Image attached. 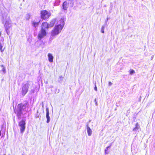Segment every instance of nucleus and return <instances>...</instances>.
<instances>
[{
    "mask_svg": "<svg viewBox=\"0 0 155 155\" xmlns=\"http://www.w3.org/2000/svg\"><path fill=\"white\" fill-rule=\"evenodd\" d=\"M41 18L44 20L48 19L51 15L50 12L46 10L42 11L41 12Z\"/></svg>",
    "mask_w": 155,
    "mask_h": 155,
    "instance_id": "nucleus-4",
    "label": "nucleus"
},
{
    "mask_svg": "<svg viewBox=\"0 0 155 155\" xmlns=\"http://www.w3.org/2000/svg\"><path fill=\"white\" fill-rule=\"evenodd\" d=\"M1 130H0V136H1Z\"/></svg>",
    "mask_w": 155,
    "mask_h": 155,
    "instance_id": "nucleus-28",
    "label": "nucleus"
},
{
    "mask_svg": "<svg viewBox=\"0 0 155 155\" xmlns=\"http://www.w3.org/2000/svg\"><path fill=\"white\" fill-rule=\"evenodd\" d=\"M46 34L47 33L46 30L41 29L38 35V38L41 40L42 38L45 36Z\"/></svg>",
    "mask_w": 155,
    "mask_h": 155,
    "instance_id": "nucleus-7",
    "label": "nucleus"
},
{
    "mask_svg": "<svg viewBox=\"0 0 155 155\" xmlns=\"http://www.w3.org/2000/svg\"><path fill=\"white\" fill-rule=\"evenodd\" d=\"M94 101L95 102V105H96V106H97V102L96 101V99H95Z\"/></svg>",
    "mask_w": 155,
    "mask_h": 155,
    "instance_id": "nucleus-24",
    "label": "nucleus"
},
{
    "mask_svg": "<svg viewBox=\"0 0 155 155\" xmlns=\"http://www.w3.org/2000/svg\"><path fill=\"white\" fill-rule=\"evenodd\" d=\"M0 66L2 68V70L0 71V73L2 71V72L3 74H5L6 73V70L5 68L3 65H1Z\"/></svg>",
    "mask_w": 155,
    "mask_h": 155,
    "instance_id": "nucleus-14",
    "label": "nucleus"
},
{
    "mask_svg": "<svg viewBox=\"0 0 155 155\" xmlns=\"http://www.w3.org/2000/svg\"><path fill=\"white\" fill-rule=\"evenodd\" d=\"M25 123L24 120L20 121L18 124L19 126L20 127V131L22 134L24 131L25 128Z\"/></svg>",
    "mask_w": 155,
    "mask_h": 155,
    "instance_id": "nucleus-6",
    "label": "nucleus"
},
{
    "mask_svg": "<svg viewBox=\"0 0 155 155\" xmlns=\"http://www.w3.org/2000/svg\"><path fill=\"white\" fill-rule=\"evenodd\" d=\"M62 21L61 24L55 26L54 28L52 31L51 35L50 38V40H52L54 38L53 37H55L61 32L64 24V21L63 20H62Z\"/></svg>",
    "mask_w": 155,
    "mask_h": 155,
    "instance_id": "nucleus-3",
    "label": "nucleus"
},
{
    "mask_svg": "<svg viewBox=\"0 0 155 155\" xmlns=\"http://www.w3.org/2000/svg\"><path fill=\"white\" fill-rule=\"evenodd\" d=\"M29 86L28 83L25 84L23 86L21 89V94L23 96H25L28 92Z\"/></svg>",
    "mask_w": 155,
    "mask_h": 155,
    "instance_id": "nucleus-5",
    "label": "nucleus"
},
{
    "mask_svg": "<svg viewBox=\"0 0 155 155\" xmlns=\"http://www.w3.org/2000/svg\"><path fill=\"white\" fill-rule=\"evenodd\" d=\"M68 3L67 2H64L63 5V8L64 10H66L68 7Z\"/></svg>",
    "mask_w": 155,
    "mask_h": 155,
    "instance_id": "nucleus-13",
    "label": "nucleus"
},
{
    "mask_svg": "<svg viewBox=\"0 0 155 155\" xmlns=\"http://www.w3.org/2000/svg\"><path fill=\"white\" fill-rule=\"evenodd\" d=\"M29 109V105L28 104H20L18 105L17 108L15 110V113L19 119L22 115L25 114Z\"/></svg>",
    "mask_w": 155,
    "mask_h": 155,
    "instance_id": "nucleus-1",
    "label": "nucleus"
},
{
    "mask_svg": "<svg viewBox=\"0 0 155 155\" xmlns=\"http://www.w3.org/2000/svg\"><path fill=\"white\" fill-rule=\"evenodd\" d=\"M38 23L39 22H33L32 23V25H33L34 26L35 28L38 26Z\"/></svg>",
    "mask_w": 155,
    "mask_h": 155,
    "instance_id": "nucleus-17",
    "label": "nucleus"
},
{
    "mask_svg": "<svg viewBox=\"0 0 155 155\" xmlns=\"http://www.w3.org/2000/svg\"><path fill=\"white\" fill-rule=\"evenodd\" d=\"M112 84V83L110 81L109 82V86H110Z\"/></svg>",
    "mask_w": 155,
    "mask_h": 155,
    "instance_id": "nucleus-23",
    "label": "nucleus"
},
{
    "mask_svg": "<svg viewBox=\"0 0 155 155\" xmlns=\"http://www.w3.org/2000/svg\"><path fill=\"white\" fill-rule=\"evenodd\" d=\"M55 23V21L54 20H53L50 22V24H49V26L50 27H52L53 26Z\"/></svg>",
    "mask_w": 155,
    "mask_h": 155,
    "instance_id": "nucleus-16",
    "label": "nucleus"
},
{
    "mask_svg": "<svg viewBox=\"0 0 155 155\" xmlns=\"http://www.w3.org/2000/svg\"><path fill=\"white\" fill-rule=\"evenodd\" d=\"M48 28V25L47 22H45L42 24L41 29L42 30H47Z\"/></svg>",
    "mask_w": 155,
    "mask_h": 155,
    "instance_id": "nucleus-8",
    "label": "nucleus"
},
{
    "mask_svg": "<svg viewBox=\"0 0 155 155\" xmlns=\"http://www.w3.org/2000/svg\"><path fill=\"white\" fill-rule=\"evenodd\" d=\"M53 86H50L51 88H53Z\"/></svg>",
    "mask_w": 155,
    "mask_h": 155,
    "instance_id": "nucleus-27",
    "label": "nucleus"
},
{
    "mask_svg": "<svg viewBox=\"0 0 155 155\" xmlns=\"http://www.w3.org/2000/svg\"><path fill=\"white\" fill-rule=\"evenodd\" d=\"M1 32L0 31V37L1 36Z\"/></svg>",
    "mask_w": 155,
    "mask_h": 155,
    "instance_id": "nucleus-29",
    "label": "nucleus"
},
{
    "mask_svg": "<svg viewBox=\"0 0 155 155\" xmlns=\"http://www.w3.org/2000/svg\"><path fill=\"white\" fill-rule=\"evenodd\" d=\"M107 151H105V153L106 154H108V153L107 152Z\"/></svg>",
    "mask_w": 155,
    "mask_h": 155,
    "instance_id": "nucleus-26",
    "label": "nucleus"
},
{
    "mask_svg": "<svg viewBox=\"0 0 155 155\" xmlns=\"http://www.w3.org/2000/svg\"><path fill=\"white\" fill-rule=\"evenodd\" d=\"M63 78L64 77L62 76H60L58 79V81L61 83L63 81Z\"/></svg>",
    "mask_w": 155,
    "mask_h": 155,
    "instance_id": "nucleus-15",
    "label": "nucleus"
},
{
    "mask_svg": "<svg viewBox=\"0 0 155 155\" xmlns=\"http://www.w3.org/2000/svg\"><path fill=\"white\" fill-rule=\"evenodd\" d=\"M112 144H111L110 146H108L106 147V149L105 150V151H107L108 149L110 148V147L111 146Z\"/></svg>",
    "mask_w": 155,
    "mask_h": 155,
    "instance_id": "nucleus-22",
    "label": "nucleus"
},
{
    "mask_svg": "<svg viewBox=\"0 0 155 155\" xmlns=\"http://www.w3.org/2000/svg\"><path fill=\"white\" fill-rule=\"evenodd\" d=\"M140 128V126L138 123H137L135 125V127L133 129V131L135 133L138 132V130Z\"/></svg>",
    "mask_w": 155,
    "mask_h": 155,
    "instance_id": "nucleus-10",
    "label": "nucleus"
},
{
    "mask_svg": "<svg viewBox=\"0 0 155 155\" xmlns=\"http://www.w3.org/2000/svg\"><path fill=\"white\" fill-rule=\"evenodd\" d=\"M135 71L133 70H130V74H132L135 73Z\"/></svg>",
    "mask_w": 155,
    "mask_h": 155,
    "instance_id": "nucleus-21",
    "label": "nucleus"
},
{
    "mask_svg": "<svg viewBox=\"0 0 155 155\" xmlns=\"http://www.w3.org/2000/svg\"><path fill=\"white\" fill-rule=\"evenodd\" d=\"M87 129L88 135L89 136H91L92 134V131L90 127H88V125L87 126Z\"/></svg>",
    "mask_w": 155,
    "mask_h": 155,
    "instance_id": "nucleus-12",
    "label": "nucleus"
},
{
    "mask_svg": "<svg viewBox=\"0 0 155 155\" xmlns=\"http://www.w3.org/2000/svg\"><path fill=\"white\" fill-rule=\"evenodd\" d=\"M3 46L0 43V50L1 52H2L4 51V49H2Z\"/></svg>",
    "mask_w": 155,
    "mask_h": 155,
    "instance_id": "nucleus-19",
    "label": "nucleus"
},
{
    "mask_svg": "<svg viewBox=\"0 0 155 155\" xmlns=\"http://www.w3.org/2000/svg\"><path fill=\"white\" fill-rule=\"evenodd\" d=\"M104 28H105V26H104H104H102V27H101V31L103 33H104Z\"/></svg>",
    "mask_w": 155,
    "mask_h": 155,
    "instance_id": "nucleus-18",
    "label": "nucleus"
},
{
    "mask_svg": "<svg viewBox=\"0 0 155 155\" xmlns=\"http://www.w3.org/2000/svg\"><path fill=\"white\" fill-rule=\"evenodd\" d=\"M108 20V18H107V20Z\"/></svg>",
    "mask_w": 155,
    "mask_h": 155,
    "instance_id": "nucleus-31",
    "label": "nucleus"
},
{
    "mask_svg": "<svg viewBox=\"0 0 155 155\" xmlns=\"http://www.w3.org/2000/svg\"><path fill=\"white\" fill-rule=\"evenodd\" d=\"M26 18L27 20H28L30 18V15L29 14H27L26 16Z\"/></svg>",
    "mask_w": 155,
    "mask_h": 155,
    "instance_id": "nucleus-20",
    "label": "nucleus"
},
{
    "mask_svg": "<svg viewBox=\"0 0 155 155\" xmlns=\"http://www.w3.org/2000/svg\"><path fill=\"white\" fill-rule=\"evenodd\" d=\"M48 60L50 62H53V57L52 55V54L50 53H49L48 54Z\"/></svg>",
    "mask_w": 155,
    "mask_h": 155,
    "instance_id": "nucleus-11",
    "label": "nucleus"
},
{
    "mask_svg": "<svg viewBox=\"0 0 155 155\" xmlns=\"http://www.w3.org/2000/svg\"><path fill=\"white\" fill-rule=\"evenodd\" d=\"M7 14H6L3 16L2 22L4 24L7 34L9 35L10 33V29L11 28L12 25L11 21L9 17L7 16Z\"/></svg>",
    "mask_w": 155,
    "mask_h": 155,
    "instance_id": "nucleus-2",
    "label": "nucleus"
},
{
    "mask_svg": "<svg viewBox=\"0 0 155 155\" xmlns=\"http://www.w3.org/2000/svg\"><path fill=\"white\" fill-rule=\"evenodd\" d=\"M94 89L96 91H97V87H96V86H95V87L94 88Z\"/></svg>",
    "mask_w": 155,
    "mask_h": 155,
    "instance_id": "nucleus-25",
    "label": "nucleus"
},
{
    "mask_svg": "<svg viewBox=\"0 0 155 155\" xmlns=\"http://www.w3.org/2000/svg\"><path fill=\"white\" fill-rule=\"evenodd\" d=\"M151 58H152V59H153V56H152L151 57Z\"/></svg>",
    "mask_w": 155,
    "mask_h": 155,
    "instance_id": "nucleus-30",
    "label": "nucleus"
},
{
    "mask_svg": "<svg viewBox=\"0 0 155 155\" xmlns=\"http://www.w3.org/2000/svg\"><path fill=\"white\" fill-rule=\"evenodd\" d=\"M46 117L47 119L46 122L47 123H48L50 121V117L49 116V111L48 108L47 107L46 109Z\"/></svg>",
    "mask_w": 155,
    "mask_h": 155,
    "instance_id": "nucleus-9",
    "label": "nucleus"
}]
</instances>
